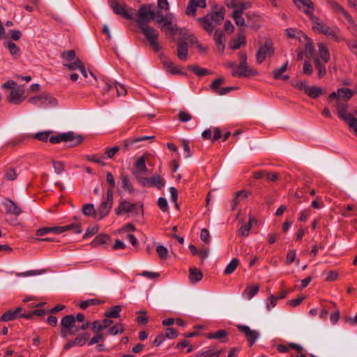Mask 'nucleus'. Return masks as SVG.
Returning a JSON list of instances; mask_svg holds the SVG:
<instances>
[{
	"label": "nucleus",
	"instance_id": "47",
	"mask_svg": "<svg viewBox=\"0 0 357 357\" xmlns=\"http://www.w3.org/2000/svg\"><path fill=\"white\" fill-rule=\"evenodd\" d=\"M315 68L318 70L319 78H322L326 74V66L323 64L318 58L314 59Z\"/></svg>",
	"mask_w": 357,
	"mask_h": 357
},
{
	"label": "nucleus",
	"instance_id": "1",
	"mask_svg": "<svg viewBox=\"0 0 357 357\" xmlns=\"http://www.w3.org/2000/svg\"><path fill=\"white\" fill-rule=\"evenodd\" d=\"M225 12V9L222 7L219 10L208 13L202 17L197 18L196 20L204 31L211 34L224 20Z\"/></svg>",
	"mask_w": 357,
	"mask_h": 357
},
{
	"label": "nucleus",
	"instance_id": "22",
	"mask_svg": "<svg viewBox=\"0 0 357 357\" xmlns=\"http://www.w3.org/2000/svg\"><path fill=\"white\" fill-rule=\"evenodd\" d=\"M24 91L22 90L19 89H13L10 94L7 97V100L10 103L14 105H20L24 100V97L23 96Z\"/></svg>",
	"mask_w": 357,
	"mask_h": 357
},
{
	"label": "nucleus",
	"instance_id": "11",
	"mask_svg": "<svg viewBox=\"0 0 357 357\" xmlns=\"http://www.w3.org/2000/svg\"><path fill=\"white\" fill-rule=\"evenodd\" d=\"M257 75H258V72L255 69L250 68L248 63H239L238 68L231 71V75L235 77H248Z\"/></svg>",
	"mask_w": 357,
	"mask_h": 357
},
{
	"label": "nucleus",
	"instance_id": "26",
	"mask_svg": "<svg viewBox=\"0 0 357 357\" xmlns=\"http://www.w3.org/2000/svg\"><path fill=\"white\" fill-rule=\"evenodd\" d=\"M228 333L225 330H218L215 333H208L206 335L208 339L220 340L222 342H227Z\"/></svg>",
	"mask_w": 357,
	"mask_h": 357
},
{
	"label": "nucleus",
	"instance_id": "8",
	"mask_svg": "<svg viewBox=\"0 0 357 357\" xmlns=\"http://www.w3.org/2000/svg\"><path fill=\"white\" fill-rule=\"evenodd\" d=\"M116 215H121L123 213H132L138 215L139 213H143V206L141 205L138 207L137 204H131L127 200L121 202L114 210Z\"/></svg>",
	"mask_w": 357,
	"mask_h": 357
},
{
	"label": "nucleus",
	"instance_id": "24",
	"mask_svg": "<svg viewBox=\"0 0 357 357\" xmlns=\"http://www.w3.org/2000/svg\"><path fill=\"white\" fill-rule=\"evenodd\" d=\"M214 39L218 46V50L223 53L225 48L226 38L225 34L220 30H216L215 32Z\"/></svg>",
	"mask_w": 357,
	"mask_h": 357
},
{
	"label": "nucleus",
	"instance_id": "18",
	"mask_svg": "<svg viewBox=\"0 0 357 357\" xmlns=\"http://www.w3.org/2000/svg\"><path fill=\"white\" fill-rule=\"evenodd\" d=\"M204 8L206 7V0H189L185 9V14L189 16H195L197 14V8Z\"/></svg>",
	"mask_w": 357,
	"mask_h": 357
},
{
	"label": "nucleus",
	"instance_id": "21",
	"mask_svg": "<svg viewBox=\"0 0 357 357\" xmlns=\"http://www.w3.org/2000/svg\"><path fill=\"white\" fill-rule=\"evenodd\" d=\"M177 56L183 61L188 58V45L186 40L179 39L178 40Z\"/></svg>",
	"mask_w": 357,
	"mask_h": 357
},
{
	"label": "nucleus",
	"instance_id": "45",
	"mask_svg": "<svg viewBox=\"0 0 357 357\" xmlns=\"http://www.w3.org/2000/svg\"><path fill=\"white\" fill-rule=\"evenodd\" d=\"M102 303H103V301L97 298H92L79 303V307L84 310L87 308L89 305H98Z\"/></svg>",
	"mask_w": 357,
	"mask_h": 357
},
{
	"label": "nucleus",
	"instance_id": "63",
	"mask_svg": "<svg viewBox=\"0 0 357 357\" xmlns=\"http://www.w3.org/2000/svg\"><path fill=\"white\" fill-rule=\"evenodd\" d=\"M165 338L168 339H174L178 337V333L177 331L173 328H167L165 330V333L164 334Z\"/></svg>",
	"mask_w": 357,
	"mask_h": 357
},
{
	"label": "nucleus",
	"instance_id": "19",
	"mask_svg": "<svg viewBox=\"0 0 357 357\" xmlns=\"http://www.w3.org/2000/svg\"><path fill=\"white\" fill-rule=\"evenodd\" d=\"M312 22H314L313 29L319 31L320 33H324L326 36H335V31L328 26L317 22L318 18L313 17H310Z\"/></svg>",
	"mask_w": 357,
	"mask_h": 357
},
{
	"label": "nucleus",
	"instance_id": "39",
	"mask_svg": "<svg viewBox=\"0 0 357 357\" xmlns=\"http://www.w3.org/2000/svg\"><path fill=\"white\" fill-rule=\"evenodd\" d=\"M122 307L120 305H114L110 310L105 313V316L107 318H118Z\"/></svg>",
	"mask_w": 357,
	"mask_h": 357
},
{
	"label": "nucleus",
	"instance_id": "46",
	"mask_svg": "<svg viewBox=\"0 0 357 357\" xmlns=\"http://www.w3.org/2000/svg\"><path fill=\"white\" fill-rule=\"evenodd\" d=\"M239 261L237 258H233L231 261L229 262V264L227 266L224 271V273L225 275H229L232 273L237 266H238Z\"/></svg>",
	"mask_w": 357,
	"mask_h": 357
},
{
	"label": "nucleus",
	"instance_id": "12",
	"mask_svg": "<svg viewBox=\"0 0 357 357\" xmlns=\"http://www.w3.org/2000/svg\"><path fill=\"white\" fill-rule=\"evenodd\" d=\"M236 328L240 332L245 334L249 342L250 347H252L255 343L259 336L258 331L251 330L248 326L238 324L236 326Z\"/></svg>",
	"mask_w": 357,
	"mask_h": 357
},
{
	"label": "nucleus",
	"instance_id": "56",
	"mask_svg": "<svg viewBox=\"0 0 357 357\" xmlns=\"http://www.w3.org/2000/svg\"><path fill=\"white\" fill-rule=\"evenodd\" d=\"M245 43V37H242L238 38V40H234L230 42L229 46L232 50H238L241 47L242 45Z\"/></svg>",
	"mask_w": 357,
	"mask_h": 357
},
{
	"label": "nucleus",
	"instance_id": "44",
	"mask_svg": "<svg viewBox=\"0 0 357 357\" xmlns=\"http://www.w3.org/2000/svg\"><path fill=\"white\" fill-rule=\"evenodd\" d=\"M151 187H156L161 189L165 185V181L160 175H155L151 177Z\"/></svg>",
	"mask_w": 357,
	"mask_h": 357
},
{
	"label": "nucleus",
	"instance_id": "4",
	"mask_svg": "<svg viewBox=\"0 0 357 357\" xmlns=\"http://www.w3.org/2000/svg\"><path fill=\"white\" fill-rule=\"evenodd\" d=\"M139 28L154 51L155 52H160L162 47L158 43L159 32L148 24L140 25Z\"/></svg>",
	"mask_w": 357,
	"mask_h": 357
},
{
	"label": "nucleus",
	"instance_id": "3",
	"mask_svg": "<svg viewBox=\"0 0 357 357\" xmlns=\"http://www.w3.org/2000/svg\"><path fill=\"white\" fill-rule=\"evenodd\" d=\"M52 144H58L61 142L70 143V147H75L83 142V137L80 135H75L73 132H68L52 136L50 138Z\"/></svg>",
	"mask_w": 357,
	"mask_h": 357
},
{
	"label": "nucleus",
	"instance_id": "52",
	"mask_svg": "<svg viewBox=\"0 0 357 357\" xmlns=\"http://www.w3.org/2000/svg\"><path fill=\"white\" fill-rule=\"evenodd\" d=\"M222 350H218L213 352L211 350H206L200 353H198L196 357H219Z\"/></svg>",
	"mask_w": 357,
	"mask_h": 357
},
{
	"label": "nucleus",
	"instance_id": "31",
	"mask_svg": "<svg viewBox=\"0 0 357 357\" xmlns=\"http://www.w3.org/2000/svg\"><path fill=\"white\" fill-rule=\"evenodd\" d=\"M50 232H53L56 234H61V229H59V226L56 227H43L37 229L36 231V235L37 236H44Z\"/></svg>",
	"mask_w": 357,
	"mask_h": 357
},
{
	"label": "nucleus",
	"instance_id": "23",
	"mask_svg": "<svg viewBox=\"0 0 357 357\" xmlns=\"http://www.w3.org/2000/svg\"><path fill=\"white\" fill-rule=\"evenodd\" d=\"M121 181V188L128 192L130 194H133L135 192L134 187L129 178V176L126 173H121L119 176Z\"/></svg>",
	"mask_w": 357,
	"mask_h": 357
},
{
	"label": "nucleus",
	"instance_id": "53",
	"mask_svg": "<svg viewBox=\"0 0 357 357\" xmlns=\"http://www.w3.org/2000/svg\"><path fill=\"white\" fill-rule=\"evenodd\" d=\"M164 66L167 71L172 73V74H179L180 71L178 70L177 67L174 66V64L169 60H167L164 61Z\"/></svg>",
	"mask_w": 357,
	"mask_h": 357
},
{
	"label": "nucleus",
	"instance_id": "6",
	"mask_svg": "<svg viewBox=\"0 0 357 357\" xmlns=\"http://www.w3.org/2000/svg\"><path fill=\"white\" fill-rule=\"evenodd\" d=\"M153 7V4H144L140 6L137 14L138 18L136 20L138 26L142 24H148L155 18L154 11L151 10Z\"/></svg>",
	"mask_w": 357,
	"mask_h": 357
},
{
	"label": "nucleus",
	"instance_id": "25",
	"mask_svg": "<svg viewBox=\"0 0 357 357\" xmlns=\"http://www.w3.org/2000/svg\"><path fill=\"white\" fill-rule=\"evenodd\" d=\"M22 310V307H17L15 310L11 311L8 310L3 315L0 317V321H9L14 320L18 317H20V312Z\"/></svg>",
	"mask_w": 357,
	"mask_h": 357
},
{
	"label": "nucleus",
	"instance_id": "20",
	"mask_svg": "<svg viewBox=\"0 0 357 357\" xmlns=\"http://www.w3.org/2000/svg\"><path fill=\"white\" fill-rule=\"evenodd\" d=\"M250 195L251 192L249 191H245L243 190L236 191L234 193V199L231 201V211H234L238 205L239 202L246 199Z\"/></svg>",
	"mask_w": 357,
	"mask_h": 357
},
{
	"label": "nucleus",
	"instance_id": "54",
	"mask_svg": "<svg viewBox=\"0 0 357 357\" xmlns=\"http://www.w3.org/2000/svg\"><path fill=\"white\" fill-rule=\"evenodd\" d=\"M137 183L143 187H151V177L135 176Z\"/></svg>",
	"mask_w": 357,
	"mask_h": 357
},
{
	"label": "nucleus",
	"instance_id": "60",
	"mask_svg": "<svg viewBox=\"0 0 357 357\" xmlns=\"http://www.w3.org/2000/svg\"><path fill=\"white\" fill-rule=\"evenodd\" d=\"M225 82V79L223 77H219L215 79L210 85L211 89L217 93V91L220 89L219 88L220 85Z\"/></svg>",
	"mask_w": 357,
	"mask_h": 357
},
{
	"label": "nucleus",
	"instance_id": "9",
	"mask_svg": "<svg viewBox=\"0 0 357 357\" xmlns=\"http://www.w3.org/2000/svg\"><path fill=\"white\" fill-rule=\"evenodd\" d=\"M113 206V192L107 191L106 200L103 201L96 210L97 220H100L104 218L110 211Z\"/></svg>",
	"mask_w": 357,
	"mask_h": 357
},
{
	"label": "nucleus",
	"instance_id": "28",
	"mask_svg": "<svg viewBox=\"0 0 357 357\" xmlns=\"http://www.w3.org/2000/svg\"><path fill=\"white\" fill-rule=\"evenodd\" d=\"M287 67L288 61H287L280 68L274 69L273 71V78L276 80L280 79L283 80L289 79V77L288 75H282L287 70Z\"/></svg>",
	"mask_w": 357,
	"mask_h": 357
},
{
	"label": "nucleus",
	"instance_id": "5",
	"mask_svg": "<svg viewBox=\"0 0 357 357\" xmlns=\"http://www.w3.org/2000/svg\"><path fill=\"white\" fill-rule=\"evenodd\" d=\"M60 335L65 338L68 335H75L79 331V328L75 326V319L72 314L66 315L61 321Z\"/></svg>",
	"mask_w": 357,
	"mask_h": 357
},
{
	"label": "nucleus",
	"instance_id": "50",
	"mask_svg": "<svg viewBox=\"0 0 357 357\" xmlns=\"http://www.w3.org/2000/svg\"><path fill=\"white\" fill-rule=\"evenodd\" d=\"M82 65L83 63L79 58H77L72 63L63 64L64 67L67 68L70 70H75L77 69L79 70Z\"/></svg>",
	"mask_w": 357,
	"mask_h": 357
},
{
	"label": "nucleus",
	"instance_id": "42",
	"mask_svg": "<svg viewBox=\"0 0 357 357\" xmlns=\"http://www.w3.org/2000/svg\"><path fill=\"white\" fill-rule=\"evenodd\" d=\"M4 45L9 50L10 54H12L13 56H15L17 57H19L20 56V54H21L20 50L16 45L15 43H14L12 41H9V42L5 43Z\"/></svg>",
	"mask_w": 357,
	"mask_h": 357
},
{
	"label": "nucleus",
	"instance_id": "35",
	"mask_svg": "<svg viewBox=\"0 0 357 357\" xmlns=\"http://www.w3.org/2000/svg\"><path fill=\"white\" fill-rule=\"evenodd\" d=\"M232 17L238 26H247L245 20L243 17L242 10H234L232 14Z\"/></svg>",
	"mask_w": 357,
	"mask_h": 357
},
{
	"label": "nucleus",
	"instance_id": "15",
	"mask_svg": "<svg viewBox=\"0 0 357 357\" xmlns=\"http://www.w3.org/2000/svg\"><path fill=\"white\" fill-rule=\"evenodd\" d=\"M2 205L4 206L7 214L18 216L22 213L21 208L10 198L4 199Z\"/></svg>",
	"mask_w": 357,
	"mask_h": 357
},
{
	"label": "nucleus",
	"instance_id": "13",
	"mask_svg": "<svg viewBox=\"0 0 357 357\" xmlns=\"http://www.w3.org/2000/svg\"><path fill=\"white\" fill-rule=\"evenodd\" d=\"M108 3L115 14L120 15L127 20H132V15L126 10L125 4H120L116 0H108Z\"/></svg>",
	"mask_w": 357,
	"mask_h": 357
},
{
	"label": "nucleus",
	"instance_id": "49",
	"mask_svg": "<svg viewBox=\"0 0 357 357\" xmlns=\"http://www.w3.org/2000/svg\"><path fill=\"white\" fill-rule=\"evenodd\" d=\"M338 93L340 94V97H342L345 101L351 99L354 96L353 91L348 88H340L338 89Z\"/></svg>",
	"mask_w": 357,
	"mask_h": 357
},
{
	"label": "nucleus",
	"instance_id": "62",
	"mask_svg": "<svg viewBox=\"0 0 357 357\" xmlns=\"http://www.w3.org/2000/svg\"><path fill=\"white\" fill-rule=\"evenodd\" d=\"M291 86L297 88L298 89L301 91H304L305 93H306L307 89H308V86L306 84V82L305 81H298V82H291Z\"/></svg>",
	"mask_w": 357,
	"mask_h": 357
},
{
	"label": "nucleus",
	"instance_id": "40",
	"mask_svg": "<svg viewBox=\"0 0 357 357\" xmlns=\"http://www.w3.org/2000/svg\"><path fill=\"white\" fill-rule=\"evenodd\" d=\"M109 239H110V237L109 235L100 234V235H98L97 236H96L94 240L91 242V244L93 246L96 247V246L106 243Z\"/></svg>",
	"mask_w": 357,
	"mask_h": 357
},
{
	"label": "nucleus",
	"instance_id": "16",
	"mask_svg": "<svg viewBox=\"0 0 357 357\" xmlns=\"http://www.w3.org/2000/svg\"><path fill=\"white\" fill-rule=\"evenodd\" d=\"M90 335L87 333H83L79 334L77 337H76L74 340H71L68 341L63 347L65 350H68L71 347L74 346L82 347L84 346L88 340L89 339Z\"/></svg>",
	"mask_w": 357,
	"mask_h": 357
},
{
	"label": "nucleus",
	"instance_id": "37",
	"mask_svg": "<svg viewBox=\"0 0 357 357\" xmlns=\"http://www.w3.org/2000/svg\"><path fill=\"white\" fill-rule=\"evenodd\" d=\"M304 37L307 40L305 45V54L307 58H310L313 56L314 52V43L306 35H305Z\"/></svg>",
	"mask_w": 357,
	"mask_h": 357
},
{
	"label": "nucleus",
	"instance_id": "14",
	"mask_svg": "<svg viewBox=\"0 0 357 357\" xmlns=\"http://www.w3.org/2000/svg\"><path fill=\"white\" fill-rule=\"evenodd\" d=\"M296 7L309 17H313L314 4L311 0H294Z\"/></svg>",
	"mask_w": 357,
	"mask_h": 357
},
{
	"label": "nucleus",
	"instance_id": "32",
	"mask_svg": "<svg viewBox=\"0 0 357 357\" xmlns=\"http://www.w3.org/2000/svg\"><path fill=\"white\" fill-rule=\"evenodd\" d=\"M135 172L137 173H144L147 171L146 160L144 155L139 157L135 163Z\"/></svg>",
	"mask_w": 357,
	"mask_h": 357
},
{
	"label": "nucleus",
	"instance_id": "41",
	"mask_svg": "<svg viewBox=\"0 0 357 357\" xmlns=\"http://www.w3.org/2000/svg\"><path fill=\"white\" fill-rule=\"evenodd\" d=\"M259 287L258 285L248 286L243 292L248 299H251L259 291Z\"/></svg>",
	"mask_w": 357,
	"mask_h": 357
},
{
	"label": "nucleus",
	"instance_id": "36",
	"mask_svg": "<svg viewBox=\"0 0 357 357\" xmlns=\"http://www.w3.org/2000/svg\"><path fill=\"white\" fill-rule=\"evenodd\" d=\"M82 213L86 216H93L97 220L96 210H95L94 205L93 204H86L82 206Z\"/></svg>",
	"mask_w": 357,
	"mask_h": 357
},
{
	"label": "nucleus",
	"instance_id": "58",
	"mask_svg": "<svg viewBox=\"0 0 357 357\" xmlns=\"http://www.w3.org/2000/svg\"><path fill=\"white\" fill-rule=\"evenodd\" d=\"M124 327L121 324H117L109 328V333L112 335L121 334L123 332Z\"/></svg>",
	"mask_w": 357,
	"mask_h": 357
},
{
	"label": "nucleus",
	"instance_id": "57",
	"mask_svg": "<svg viewBox=\"0 0 357 357\" xmlns=\"http://www.w3.org/2000/svg\"><path fill=\"white\" fill-rule=\"evenodd\" d=\"M106 181L109 185L107 190L113 192L114 188L116 187V182L113 174L109 172L106 173Z\"/></svg>",
	"mask_w": 357,
	"mask_h": 357
},
{
	"label": "nucleus",
	"instance_id": "61",
	"mask_svg": "<svg viewBox=\"0 0 357 357\" xmlns=\"http://www.w3.org/2000/svg\"><path fill=\"white\" fill-rule=\"evenodd\" d=\"M156 252L161 259H166L168 256V250L163 245H158L156 248Z\"/></svg>",
	"mask_w": 357,
	"mask_h": 357
},
{
	"label": "nucleus",
	"instance_id": "51",
	"mask_svg": "<svg viewBox=\"0 0 357 357\" xmlns=\"http://www.w3.org/2000/svg\"><path fill=\"white\" fill-rule=\"evenodd\" d=\"M52 133V131H44V132H37L34 135V138L40 140L43 142H46L48 140L50 141V135Z\"/></svg>",
	"mask_w": 357,
	"mask_h": 357
},
{
	"label": "nucleus",
	"instance_id": "29",
	"mask_svg": "<svg viewBox=\"0 0 357 357\" xmlns=\"http://www.w3.org/2000/svg\"><path fill=\"white\" fill-rule=\"evenodd\" d=\"M172 15L171 13L166 15L165 16H161V19H156V22L162 24L160 26V29L162 31H166V27L168 25H171L172 22Z\"/></svg>",
	"mask_w": 357,
	"mask_h": 357
},
{
	"label": "nucleus",
	"instance_id": "27",
	"mask_svg": "<svg viewBox=\"0 0 357 357\" xmlns=\"http://www.w3.org/2000/svg\"><path fill=\"white\" fill-rule=\"evenodd\" d=\"M61 234L67 231H72L75 234H81L82 231L80 222H73L65 226H59Z\"/></svg>",
	"mask_w": 357,
	"mask_h": 357
},
{
	"label": "nucleus",
	"instance_id": "48",
	"mask_svg": "<svg viewBox=\"0 0 357 357\" xmlns=\"http://www.w3.org/2000/svg\"><path fill=\"white\" fill-rule=\"evenodd\" d=\"M137 314L139 315L136 317V321L142 325H145L149 321V318L146 316L147 312L146 310H139L137 312Z\"/></svg>",
	"mask_w": 357,
	"mask_h": 357
},
{
	"label": "nucleus",
	"instance_id": "34",
	"mask_svg": "<svg viewBox=\"0 0 357 357\" xmlns=\"http://www.w3.org/2000/svg\"><path fill=\"white\" fill-rule=\"evenodd\" d=\"M319 53L320 58L325 62L327 63L330 60V54L327 47L324 43H319Z\"/></svg>",
	"mask_w": 357,
	"mask_h": 357
},
{
	"label": "nucleus",
	"instance_id": "43",
	"mask_svg": "<svg viewBox=\"0 0 357 357\" xmlns=\"http://www.w3.org/2000/svg\"><path fill=\"white\" fill-rule=\"evenodd\" d=\"M252 221H255L256 219L250 216L249 221L247 224H243L239 229L241 234L244 236H247L249 234V231L252 227Z\"/></svg>",
	"mask_w": 357,
	"mask_h": 357
},
{
	"label": "nucleus",
	"instance_id": "64",
	"mask_svg": "<svg viewBox=\"0 0 357 357\" xmlns=\"http://www.w3.org/2000/svg\"><path fill=\"white\" fill-rule=\"evenodd\" d=\"M166 30H167L169 33L174 36H175L177 33L181 34L182 33V31H183V29H180L178 28L176 24H173L172 22L171 23V25H168L167 27H166Z\"/></svg>",
	"mask_w": 357,
	"mask_h": 357
},
{
	"label": "nucleus",
	"instance_id": "30",
	"mask_svg": "<svg viewBox=\"0 0 357 357\" xmlns=\"http://www.w3.org/2000/svg\"><path fill=\"white\" fill-rule=\"evenodd\" d=\"M188 70H190L194 74H195L196 75H197L199 77H202V76H205V75L211 74V73L208 70H207L206 68H200L197 65L188 66Z\"/></svg>",
	"mask_w": 357,
	"mask_h": 357
},
{
	"label": "nucleus",
	"instance_id": "17",
	"mask_svg": "<svg viewBox=\"0 0 357 357\" xmlns=\"http://www.w3.org/2000/svg\"><path fill=\"white\" fill-rule=\"evenodd\" d=\"M328 4L334 11L342 13L351 25H353L354 28H357L351 15L340 4L334 1H328Z\"/></svg>",
	"mask_w": 357,
	"mask_h": 357
},
{
	"label": "nucleus",
	"instance_id": "10",
	"mask_svg": "<svg viewBox=\"0 0 357 357\" xmlns=\"http://www.w3.org/2000/svg\"><path fill=\"white\" fill-rule=\"evenodd\" d=\"M275 52L273 43L271 39H266L264 42V46H261L257 54L256 60L259 64L262 63L266 59L267 56H271Z\"/></svg>",
	"mask_w": 357,
	"mask_h": 357
},
{
	"label": "nucleus",
	"instance_id": "7",
	"mask_svg": "<svg viewBox=\"0 0 357 357\" xmlns=\"http://www.w3.org/2000/svg\"><path fill=\"white\" fill-rule=\"evenodd\" d=\"M28 101L38 107H55L58 104L56 98L47 93H42L40 96L31 97Z\"/></svg>",
	"mask_w": 357,
	"mask_h": 357
},
{
	"label": "nucleus",
	"instance_id": "33",
	"mask_svg": "<svg viewBox=\"0 0 357 357\" xmlns=\"http://www.w3.org/2000/svg\"><path fill=\"white\" fill-rule=\"evenodd\" d=\"M203 278V274L201 271L197 268H190L189 278L191 282L195 283L200 281Z\"/></svg>",
	"mask_w": 357,
	"mask_h": 357
},
{
	"label": "nucleus",
	"instance_id": "59",
	"mask_svg": "<svg viewBox=\"0 0 357 357\" xmlns=\"http://www.w3.org/2000/svg\"><path fill=\"white\" fill-rule=\"evenodd\" d=\"M62 58L64 59L66 61H75L77 57H76V54L75 50H68V51H64L62 53Z\"/></svg>",
	"mask_w": 357,
	"mask_h": 357
},
{
	"label": "nucleus",
	"instance_id": "2",
	"mask_svg": "<svg viewBox=\"0 0 357 357\" xmlns=\"http://www.w3.org/2000/svg\"><path fill=\"white\" fill-rule=\"evenodd\" d=\"M336 107L338 116L354 130L357 136V118L354 117L352 114L347 112V105L340 100H337Z\"/></svg>",
	"mask_w": 357,
	"mask_h": 357
},
{
	"label": "nucleus",
	"instance_id": "38",
	"mask_svg": "<svg viewBox=\"0 0 357 357\" xmlns=\"http://www.w3.org/2000/svg\"><path fill=\"white\" fill-rule=\"evenodd\" d=\"M305 93L312 98H317L323 93V91L320 87L312 86L307 89Z\"/></svg>",
	"mask_w": 357,
	"mask_h": 357
},
{
	"label": "nucleus",
	"instance_id": "55",
	"mask_svg": "<svg viewBox=\"0 0 357 357\" xmlns=\"http://www.w3.org/2000/svg\"><path fill=\"white\" fill-rule=\"evenodd\" d=\"M248 24L247 26H250L251 28H255V23L257 20L259 19V17L253 13H248L246 15Z\"/></svg>",
	"mask_w": 357,
	"mask_h": 357
}]
</instances>
